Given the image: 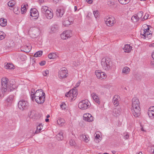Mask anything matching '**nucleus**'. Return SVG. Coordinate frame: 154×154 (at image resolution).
<instances>
[{"mask_svg": "<svg viewBox=\"0 0 154 154\" xmlns=\"http://www.w3.org/2000/svg\"><path fill=\"white\" fill-rule=\"evenodd\" d=\"M8 79L7 78L3 77L1 80L2 88L0 90V98H2L4 97V94L7 92V90H9L8 88Z\"/></svg>", "mask_w": 154, "mask_h": 154, "instance_id": "obj_1", "label": "nucleus"}, {"mask_svg": "<svg viewBox=\"0 0 154 154\" xmlns=\"http://www.w3.org/2000/svg\"><path fill=\"white\" fill-rule=\"evenodd\" d=\"M101 64L103 69L108 70L111 68V63L109 58H103L102 59Z\"/></svg>", "mask_w": 154, "mask_h": 154, "instance_id": "obj_2", "label": "nucleus"}, {"mask_svg": "<svg viewBox=\"0 0 154 154\" xmlns=\"http://www.w3.org/2000/svg\"><path fill=\"white\" fill-rule=\"evenodd\" d=\"M131 111L132 114L135 117H138L140 114V105L137 106L136 105H135V106L132 105Z\"/></svg>", "mask_w": 154, "mask_h": 154, "instance_id": "obj_3", "label": "nucleus"}, {"mask_svg": "<svg viewBox=\"0 0 154 154\" xmlns=\"http://www.w3.org/2000/svg\"><path fill=\"white\" fill-rule=\"evenodd\" d=\"M29 106V103L26 100H21L18 103V107L20 110H22L27 109Z\"/></svg>", "mask_w": 154, "mask_h": 154, "instance_id": "obj_4", "label": "nucleus"}, {"mask_svg": "<svg viewBox=\"0 0 154 154\" xmlns=\"http://www.w3.org/2000/svg\"><path fill=\"white\" fill-rule=\"evenodd\" d=\"M90 103L87 100H82L78 104L79 108L84 110L87 109L89 106Z\"/></svg>", "mask_w": 154, "mask_h": 154, "instance_id": "obj_5", "label": "nucleus"}, {"mask_svg": "<svg viewBox=\"0 0 154 154\" xmlns=\"http://www.w3.org/2000/svg\"><path fill=\"white\" fill-rule=\"evenodd\" d=\"M77 94V90L75 88H73L66 93V94L65 96L66 97H70L71 100H72L74 97H76Z\"/></svg>", "mask_w": 154, "mask_h": 154, "instance_id": "obj_6", "label": "nucleus"}, {"mask_svg": "<svg viewBox=\"0 0 154 154\" xmlns=\"http://www.w3.org/2000/svg\"><path fill=\"white\" fill-rule=\"evenodd\" d=\"M105 23L109 26H112L116 23L115 18L112 17H109L105 19Z\"/></svg>", "mask_w": 154, "mask_h": 154, "instance_id": "obj_7", "label": "nucleus"}, {"mask_svg": "<svg viewBox=\"0 0 154 154\" xmlns=\"http://www.w3.org/2000/svg\"><path fill=\"white\" fill-rule=\"evenodd\" d=\"M67 69L64 67L59 72V77L60 79H63L67 77Z\"/></svg>", "mask_w": 154, "mask_h": 154, "instance_id": "obj_8", "label": "nucleus"}, {"mask_svg": "<svg viewBox=\"0 0 154 154\" xmlns=\"http://www.w3.org/2000/svg\"><path fill=\"white\" fill-rule=\"evenodd\" d=\"M72 32L71 30H68L65 31L60 34V36L61 38H70L72 37Z\"/></svg>", "mask_w": 154, "mask_h": 154, "instance_id": "obj_9", "label": "nucleus"}, {"mask_svg": "<svg viewBox=\"0 0 154 154\" xmlns=\"http://www.w3.org/2000/svg\"><path fill=\"white\" fill-rule=\"evenodd\" d=\"M83 119L86 121L90 122L94 120V118L91 114L87 113L84 115Z\"/></svg>", "mask_w": 154, "mask_h": 154, "instance_id": "obj_10", "label": "nucleus"}, {"mask_svg": "<svg viewBox=\"0 0 154 154\" xmlns=\"http://www.w3.org/2000/svg\"><path fill=\"white\" fill-rule=\"evenodd\" d=\"M45 94H43L40 95L38 97H37L35 99L36 102L39 104L43 103L45 102Z\"/></svg>", "mask_w": 154, "mask_h": 154, "instance_id": "obj_11", "label": "nucleus"}, {"mask_svg": "<svg viewBox=\"0 0 154 154\" xmlns=\"http://www.w3.org/2000/svg\"><path fill=\"white\" fill-rule=\"evenodd\" d=\"M65 12L64 9L62 7L57 8L56 11V15L58 17H61Z\"/></svg>", "mask_w": 154, "mask_h": 154, "instance_id": "obj_12", "label": "nucleus"}, {"mask_svg": "<svg viewBox=\"0 0 154 154\" xmlns=\"http://www.w3.org/2000/svg\"><path fill=\"white\" fill-rule=\"evenodd\" d=\"M95 73L98 79H103L106 78L105 73L102 72L100 70H96Z\"/></svg>", "mask_w": 154, "mask_h": 154, "instance_id": "obj_13", "label": "nucleus"}, {"mask_svg": "<svg viewBox=\"0 0 154 154\" xmlns=\"http://www.w3.org/2000/svg\"><path fill=\"white\" fill-rule=\"evenodd\" d=\"M148 115L151 119H154V106L150 107L148 109Z\"/></svg>", "mask_w": 154, "mask_h": 154, "instance_id": "obj_14", "label": "nucleus"}, {"mask_svg": "<svg viewBox=\"0 0 154 154\" xmlns=\"http://www.w3.org/2000/svg\"><path fill=\"white\" fill-rule=\"evenodd\" d=\"M121 111V109L120 108H115L113 110V115L115 117H117L120 114Z\"/></svg>", "mask_w": 154, "mask_h": 154, "instance_id": "obj_15", "label": "nucleus"}, {"mask_svg": "<svg viewBox=\"0 0 154 154\" xmlns=\"http://www.w3.org/2000/svg\"><path fill=\"white\" fill-rule=\"evenodd\" d=\"M91 96L93 98V99H94V101L96 103H98V104H100V101L99 100L98 97L96 93H92L91 94Z\"/></svg>", "mask_w": 154, "mask_h": 154, "instance_id": "obj_16", "label": "nucleus"}, {"mask_svg": "<svg viewBox=\"0 0 154 154\" xmlns=\"http://www.w3.org/2000/svg\"><path fill=\"white\" fill-rule=\"evenodd\" d=\"M51 11H52V10L50 9V10L48 11L45 14V16L48 19H50L53 17V14Z\"/></svg>", "mask_w": 154, "mask_h": 154, "instance_id": "obj_17", "label": "nucleus"}, {"mask_svg": "<svg viewBox=\"0 0 154 154\" xmlns=\"http://www.w3.org/2000/svg\"><path fill=\"white\" fill-rule=\"evenodd\" d=\"M43 94H45L44 92H43L42 90H37L35 93L34 98L35 99L39 97L40 95Z\"/></svg>", "mask_w": 154, "mask_h": 154, "instance_id": "obj_18", "label": "nucleus"}, {"mask_svg": "<svg viewBox=\"0 0 154 154\" xmlns=\"http://www.w3.org/2000/svg\"><path fill=\"white\" fill-rule=\"evenodd\" d=\"M38 14L37 10L35 8L31 9L30 11V15L32 17H36Z\"/></svg>", "mask_w": 154, "mask_h": 154, "instance_id": "obj_19", "label": "nucleus"}, {"mask_svg": "<svg viewBox=\"0 0 154 154\" xmlns=\"http://www.w3.org/2000/svg\"><path fill=\"white\" fill-rule=\"evenodd\" d=\"M123 49L125 52L129 53L132 49V47L128 45H125Z\"/></svg>", "mask_w": 154, "mask_h": 154, "instance_id": "obj_20", "label": "nucleus"}, {"mask_svg": "<svg viewBox=\"0 0 154 154\" xmlns=\"http://www.w3.org/2000/svg\"><path fill=\"white\" fill-rule=\"evenodd\" d=\"M141 35L144 36L145 38H151V37L152 34L149 31H145L144 30L143 31H142V34Z\"/></svg>", "mask_w": 154, "mask_h": 154, "instance_id": "obj_21", "label": "nucleus"}, {"mask_svg": "<svg viewBox=\"0 0 154 154\" xmlns=\"http://www.w3.org/2000/svg\"><path fill=\"white\" fill-rule=\"evenodd\" d=\"M100 132L98 131L95 133L94 135L96 139V142L97 143L99 142L100 140L101 139H100L101 137H100Z\"/></svg>", "mask_w": 154, "mask_h": 154, "instance_id": "obj_22", "label": "nucleus"}, {"mask_svg": "<svg viewBox=\"0 0 154 154\" xmlns=\"http://www.w3.org/2000/svg\"><path fill=\"white\" fill-rule=\"evenodd\" d=\"M140 102L138 99L136 97H134L132 99V105L135 106V105H136L137 106L140 105Z\"/></svg>", "mask_w": 154, "mask_h": 154, "instance_id": "obj_23", "label": "nucleus"}, {"mask_svg": "<svg viewBox=\"0 0 154 154\" xmlns=\"http://www.w3.org/2000/svg\"><path fill=\"white\" fill-rule=\"evenodd\" d=\"M119 96L118 95H116L114 96L113 99V102L114 105L117 106L119 104V101L118 98Z\"/></svg>", "mask_w": 154, "mask_h": 154, "instance_id": "obj_24", "label": "nucleus"}, {"mask_svg": "<svg viewBox=\"0 0 154 154\" xmlns=\"http://www.w3.org/2000/svg\"><path fill=\"white\" fill-rule=\"evenodd\" d=\"M59 29V26L57 25H53L51 28V32H55L57 31Z\"/></svg>", "mask_w": 154, "mask_h": 154, "instance_id": "obj_25", "label": "nucleus"}, {"mask_svg": "<svg viewBox=\"0 0 154 154\" xmlns=\"http://www.w3.org/2000/svg\"><path fill=\"white\" fill-rule=\"evenodd\" d=\"M7 20L5 19L2 18L0 19V25L2 26H5L7 25Z\"/></svg>", "mask_w": 154, "mask_h": 154, "instance_id": "obj_26", "label": "nucleus"}, {"mask_svg": "<svg viewBox=\"0 0 154 154\" xmlns=\"http://www.w3.org/2000/svg\"><path fill=\"white\" fill-rule=\"evenodd\" d=\"M48 57L50 59H53L57 58L58 57V56L56 54L51 53L48 55Z\"/></svg>", "mask_w": 154, "mask_h": 154, "instance_id": "obj_27", "label": "nucleus"}, {"mask_svg": "<svg viewBox=\"0 0 154 154\" xmlns=\"http://www.w3.org/2000/svg\"><path fill=\"white\" fill-rule=\"evenodd\" d=\"M72 23V21H70L69 19L68 18V19L64 20L63 22V23L64 26H68Z\"/></svg>", "mask_w": 154, "mask_h": 154, "instance_id": "obj_28", "label": "nucleus"}, {"mask_svg": "<svg viewBox=\"0 0 154 154\" xmlns=\"http://www.w3.org/2000/svg\"><path fill=\"white\" fill-rule=\"evenodd\" d=\"M56 138L59 140H62L63 138V132L60 131L59 133H58L56 135Z\"/></svg>", "mask_w": 154, "mask_h": 154, "instance_id": "obj_29", "label": "nucleus"}, {"mask_svg": "<svg viewBox=\"0 0 154 154\" xmlns=\"http://www.w3.org/2000/svg\"><path fill=\"white\" fill-rule=\"evenodd\" d=\"M65 121V120L62 118H59L57 120L58 124L61 126L63 125L64 124Z\"/></svg>", "mask_w": 154, "mask_h": 154, "instance_id": "obj_30", "label": "nucleus"}, {"mask_svg": "<svg viewBox=\"0 0 154 154\" xmlns=\"http://www.w3.org/2000/svg\"><path fill=\"white\" fill-rule=\"evenodd\" d=\"M49 10H50V9H49L48 7L45 6H42L41 9V12L45 14Z\"/></svg>", "mask_w": 154, "mask_h": 154, "instance_id": "obj_31", "label": "nucleus"}, {"mask_svg": "<svg viewBox=\"0 0 154 154\" xmlns=\"http://www.w3.org/2000/svg\"><path fill=\"white\" fill-rule=\"evenodd\" d=\"M130 71V69L127 66L124 67L122 70V73L125 74H127L129 73Z\"/></svg>", "mask_w": 154, "mask_h": 154, "instance_id": "obj_32", "label": "nucleus"}, {"mask_svg": "<svg viewBox=\"0 0 154 154\" xmlns=\"http://www.w3.org/2000/svg\"><path fill=\"white\" fill-rule=\"evenodd\" d=\"M25 48V51L26 52H29L32 48V47L29 44L26 45L24 46Z\"/></svg>", "mask_w": 154, "mask_h": 154, "instance_id": "obj_33", "label": "nucleus"}, {"mask_svg": "<svg viewBox=\"0 0 154 154\" xmlns=\"http://www.w3.org/2000/svg\"><path fill=\"white\" fill-rule=\"evenodd\" d=\"M130 0H118L119 2L122 5H126L128 3Z\"/></svg>", "mask_w": 154, "mask_h": 154, "instance_id": "obj_34", "label": "nucleus"}, {"mask_svg": "<svg viewBox=\"0 0 154 154\" xmlns=\"http://www.w3.org/2000/svg\"><path fill=\"white\" fill-rule=\"evenodd\" d=\"M143 15V12L142 11H140L138 12L137 15V20H139L142 18Z\"/></svg>", "mask_w": 154, "mask_h": 154, "instance_id": "obj_35", "label": "nucleus"}, {"mask_svg": "<svg viewBox=\"0 0 154 154\" xmlns=\"http://www.w3.org/2000/svg\"><path fill=\"white\" fill-rule=\"evenodd\" d=\"M15 3H16L14 1H10L8 2V5L9 7H12L15 5Z\"/></svg>", "mask_w": 154, "mask_h": 154, "instance_id": "obj_36", "label": "nucleus"}, {"mask_svg": "<svg viewBox=\"0 0 154 154\" xmlns=\"http://www.w3.org/2000/svg\"><path fill=\"white\" fill-rule=\"evenodd\" d=\"M42 51H39L36 52L34 55L35 57H40L42 56Z\"/></svg>", "mask_w": 154, "mask_h": 154, "instance_id": "obj_37", "label": "nucleus"}, {"mask_svg": "<svg viewBox=\"0 0 154 154\" xmlns=\"http://www.w3.org/2000/svg\"><path fill=\"white\" fill-rule=\"evenodd\" d=\"M14 66L13 64L7 63H6L5 67L6 69H11L13 68Z\"/></svg>", "mask_w": 154, "mask_h": 154, "instance_id": "obj_38", "label": "nucleus"}, {"mask_svg": "<svg viewBox=\"0 0 154 154\" xmlns=\"http://www.w3.org/2000/svg\"><path fill=\"white\" fill-rule=\"evenodd\" d=\"M42 127L43 126L42 125V124H39V125L37 127V130L35 132V133H37L39 132L41 130H42Z\"/></svg>", "mask_w": 154, "mask_h": 154, "instance_id": "obj_39", "label": "nucleus"}, {"mask_svg": "<svg viewBox=\"0 0 154 154\" xmlns=\"http://www.w3.org/2000/svg\"><path fill=\"white\" fill-rule=\"evenodd\" d=\"M81 137H82V140L84 141H85L86 143L88 142L89 140H88V137L86 136L85 135L82 134L81 136Z\"/></svg>", "mask_w": 154, "mask_h": 154, "instance_id": "obj_40", "label": "nucleus"}, {"mask_svg": "<svg viewBox=\"0 0 154 154\" xmlns=\"http://www.w3.org/2000/svg\"><path fill=\"white\" fill-rule=\"evenodd\" d=\"M14 96L12 95L10 96L7 99V101L8 103H11L13 100Z\"/></svg>", "mask_w": 154, "mask_h": 154, "instance_id": "obj_41", "label": "nucleus"}, {"mask_svg": "<svg viewBox=\"0 0 154 154\" xmlns=\"http://www.w3.org/2000/svg\"><path fill=\"white\" fill-rule=\"evenodd\" d=\"M26 11V7L25 5L23 6V7H22L21 8V12L22 14H24L25 13Z\"/></svg>", "mask_w": 154, "mask_h": 154, "instance_id": "obj_42", "label": "nucleus"}, {"mask_svg": "<svg viewBox=\"0 0 154 154\" xmlns=\"http://www.w3.org/2000/svg\"><path fill=\"white\" fill-rule=\"evenodd\" d=\"M6 35L5 33L0 31V38H5Z\"/></svg>", "mask_w": 154, "mask_h": 154, "instance_id": "obj_43", "label": "nucleus"}, {"mask_svg": "<svg viewBox=\"0 0 154 154\" xmlns=\"http://www.w3.org/2000/svg\"><path fill=\"white\" fill-rule=\"evenodd\" d=\"M70 145L71 146H73L75 145V143L73 140L71 139L69 140V142Z\"/></svg>", "mask_w": 154, "mask_h": 154, "instance_id": "obj_44", "label": "nucleus"}, {"mask_svg": "<svg viewBox=\"0 0 154 154\" xmlns=\"http://www.w3.org/2000/svg\"><path fill=\"white\" fill-rule=\"evenodd\" d=\"M94 15L96 18H97L99 15V12L97 11H93Z\"/></svg>", "mask_w": 154, "mask_h": 154, "instance_id": "obj_45", "label": "nucleus"}, {"mask_svg": "<svg viewBox=\"0 0 154 154\" xmlns=\"http://www.w3.org/2000/svg\"><path fill=\"white\" fill-rule=\"evenodd\" d=\"M49 73V71L48 70H46L43 72L42 74L44 76H46Z\"/></svg>", "mask_w": 154, "mask_h": 154, "instance_id": "obj_46", "label": "nucleus"}, {"mask_svg": "<svg viewBox=\"0 0 154 154\" xmlns=\"http://www.w3.org/2000/svg\"><path fill=\"white\" fill-rule=\"evenodd\" d=\"M149 16V14L147 13H146L145 15L143 17L142 20L143 21L145 20H146L148 18Z\"/></svg>", "mask_w": 154, "mask_h": 154, "instance_id": "obj_47", "label": "nucleus"}, {"mask_svg": "<svg viewBox=\"0 0 154 154\" xmlns=\"http://www.w3.org/2000/svg\"><path fill=\"white\" fill-rule=\"evenodd\" d=\"M114 4V2L111 1H108L107 4L110 6H111Z\"/></svg>", "mask_w": 154, "mask_h": 154, "instance_id": "obj_48", "label": "nucleus"}, {"mask_svg": "<svg viewBox=\"0 0 154 154\" xmlns=\"http://www.w3.org/2000/svg\"><path fill=\"white\" fill-rule=\"evenodd\" d=\"M35 112L34 110H32L30 112V116L32 117L35 115Z\"/></svg>", "mask_w": 154, "mask_h": 154, "instance_id": "obj_49", "label": "nucleus"}, {"mask_svg": "<svg viewBox=\"0 0 154 154\" xmlns=\"http://www.w3.org/2000/svg\"><path fill=\"white\" fill-rule=\"evenodd\" d=\"M144 30L145 31H149V27L148 26H147V28L146 29H142L141 31V34H142V31H143Z\"/></svg>", "mask_w": 154, "mask_h": 154, "instance_id": "obj_50", "label": "nucleus"}, {"mask_svg": "<svg viewBox=\"0 0 154 154\" xmlns=\"http://www.w3.org/2000/svg\"><path fill=\"white\" fill-rule=\"evenodd\" d=\"M137 15L135 16H133L131 18V20L134 21V20L136 21H137V17H136Z\"/></svg>", "mask_w": 154, "mask_h": 154, "instance_id": "obj_51", "label": "nucleus"}, {"mask_svg": "<svg viewBox=\"0 0 154 154\" xmlns=\"http://www.w3.org/2000/svg\"><path fill=\"white\" fill-rule=\"evenodd\" d=\"M81 83V81H79L76 84L75 87H74V88L76 89V88L78 87L79 86Z\"/></svg>", "mask_w": 154, "mask_h": 154, "instance_id": "obj_52", "label": "nucleus"}, {"mask_svg": "<svg viewBox=\"0 0 154 154\" xmlns=\"http://www.w3.org/2000/svg\"><path fill=\"white\" fill-rule=\"evenodd\" d=\"M60 107L63 109H66V105L65 104H62L60 105Z\"/></svg>", "mask_w": 154, "mask_h": 154, "instance_id": "obj_53", "label": "nucleus"}, {"mask_svg": "<svg viewBox=\"0 0 154 154\" xmlns=\"http://www.w3.org/2000/svg\"><path fill=\"white\" fill-rule=\"evenodd\" d=\"M11 85V84L10 86H9L8 87V88L9 89V90H8L7 91H11L13 90H11V88H12V86Z\"/></svg>", "mask_w": 154, "mask_h": 154, "instance_id": "obj_54", "label": "nucleus"}, {"mask_svg": "<svg viewBox=\"0 0 154 154\" xmlns=\"http://www.w3.org/2000/svg\"><path fill=\"white\" fill-rule=\"evenodd\" d=\"M129 135L127 133H126V134L124 136V138L125 139H128L129 138Z\"/></svg>", "mask_w": 154, "mask_h": 154, "instance_id": "obj_55", "label": "nucleus"}, {"mask_svg": "<svg viewBox=\"0 0 154 154\" xmlns=\"http://www.w3.org/2000/svg\"><path fill=\"white\" fill-rule=\"evenodd\" d=\"M46 63V62L45 61H41V62L40 63H39V64H40V65L41 66H43L44 65H45V64Z\"/></svg>", "mask_w": 154, "mask_h": 154, "instance_id": "obj_56", "label": "nucleus"}, {"mask_svg": "<svg viewBox=\"0 0 154 154\" xmlns=\"http://www.w3.org/2000/svg\"><path fill=\"white\" fill-rule=\"evenodd\" d=\"M42 39H38L37 41V43H38V44H41L42 43Z\"/></svg>", "mask_w": 154, "mask_h": 154, "instance_id": "obj_57", "label": "nucleus"}, {"mask_svg": "<svg viewBox=\"0 0 154 154\" xmlns=\"http://www.w3.org/2000/svg\"><path fill=\"white\" fill-rule=\"evenodd\" d=\"M11 85L12 86V88H11V90H14V89L16 88V86L15 84H11Z\"/></svg>", "mask_w": 154, "mask_h": 154, "instance_id": "obj_58", "label": "nucleus"}, {"mask_svg": "<svg viewBox=\"0 0 154 154\" xmlns=\"http://www.w3.org/2000/svg\"><path fill=\"white\" fill-rule=\"evenodd\" d=\"M34 96H35L34 94H31V99H32V101H34V100H35V98H34Z\"/></svg>", "mask_w": 154, "mask_h": 154, "instance_id": "obj_59", "label": "nucleus"}, {"mask_svg": "<svg viewBox=\"0 0 154 154\" xmlns=\"http://www.w3.org/2000/svg\"><path fill=\"white\" fill-rule=\"evenodd\" d=\"M86 1L88 4H91L92 2V0H86Z\"/></svg>", "mask_w": 154, "mask_h": 154, "instance_id": "obj_60", "label": "nucleus"}, {"mask_svg": "<svg viewBox=\"0 0 154 154\" xmlns=\"http://www.w3.org/2000/svg\"><path fill=\"white\" fill-rule=\"evenodd\" d=\"M14 46V44H13V42H12V43L11 44H10L8 46V47H12Z\"/></svg>", "mask_w": 154, "mask_h": 154, "instance_id": "obj_61", "label": "nucleus"}, {"mask_svg": "<svg viewBox=\"0 0 154 154\" xmlns=\"http://www.w3.org/2000/svg\"><path fill=\"white\" fill-rule=\"evenodd\" d=\"M149 46L150 47H154V43H152L149 45Z\"/></svg>", "mask_w": 154, "mask_h": 154, "instance_id": "obj_62", "label": "nucleus"}, {"mask_svg": "<svg viewBox=\"0 0 154 154\" xmlns=\"http://www.w3.org/2000/svg\"><path fill=\"white\" fill-rule=\"evenodd\" d=\"M152 58L154 60V51L152 52Z\"/></svg>", "mask_w": 154, "mask_h": 154, "instance_id": "obj_63", "label": "nucleus"}, {"mask_svg": "<svg viewBox=\"0 0 154 154\" xmlns=\"http://www.w3.org/2000/svg\"><path fill=\"white\" fill-rule=\"evenodd\" d=\"M112 152L113 154H115L116 153V152L115 150H113L112 151Z\"/></svg>", "mask_w": 154, "mask_h": 154, "instance_id": "obj_64", "label": "nucleus"}]
</instances>
